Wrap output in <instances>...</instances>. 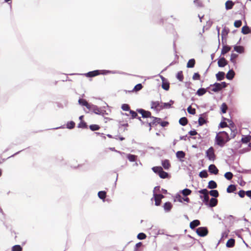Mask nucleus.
<instances>
[{
	"label": "nucleus",
	"instance_id": "1",
	"mask_svg": "<svg viewBox=\"0 0 251 251\" xmlns=\"http://www.w3.org/2000/svg\"><path fill=\"white\" fill-rule=\"evenodd\" d=\"M230 140V138L228 133L223 131L217 134L215 137V143L220 147H223Z\"/></svg>",
	"mask_w": 251,
	"mask_h": 251
},
{
	"label": "nucleus",
	"instance_id": "2",
	"mask_svg": "<svg viewBox=\"0 0 251 251\" xmlns=\"http://www.w3.org/2000/svg\"><path fill=\"white\" fill-rule=\"evenodd\" d=\"M152 171L157 174L161 178L165 179L170 177L169 173L165 172L161 166H155L151 168Z\"/></svg>",
	"mask_w": 251,
	"mask_h": 251
},
{
	"label": "nucleus",
	"instance_id": "3",
	"mask_svg": "<svg viewBox=\"0 0 251 251\" xmlns=\"http://www.w3.org/2000/svg\"><path fill=\"white\" fill-rule=\"evenodd\" d=\"M196 232L199 236L205 237L208 234V230L206 226H201L196 229Z\"/></svg>",
	"mask_w": 251,
	"mask_h": 251
},
{
	"label": "nucleus",
	"instance_id": "4",
	"mask_svg": "<svg viewBox=\"0 0 251 251\" xmlns=\"http://www.w3.org/2000/svg\"><path fill=\"white\" fill-rule=\"evenodd\" d=\"M207 112L203 113L201 114L200 115L199 120H198V124L199 126H201L204 124H207L208 122L207 120Z\"/></svg>",
	"mask_w": 251,
	"mask_h": 251
},
{
	"label": "nucleus",
	"instance_id": "5",
	"mask_svg": "<svg viewBox=\"0 0 251 251\" xmlns=\"http://www.w3.org/2000/svg\"><path fill=\"white\" fill-rule=\"evenodd\" d=\"M206 156L209 160L214 161L215 159L216 156L214 153V150L212 147H210L206 151Z\"/></svg>",
	"mask_w": 251,
	"mask_h": 251
},
{
	"label": "nucleus",
	"instance_id": "6",
	"mask_svg": "<svg viewBox=\"0 0 251 251\" xmlns=\"http://www.w3.org/2000/svg\"><path fill=\"white\" fill-rule=\"evenodd\" d=\"M136 111L142 115L143 118H148L151 117V112L149 111L146 110L142 108H138Z\"/></svg>",
	"mask_w": 251,
	"mask_h": 251
},
{
	"label": "nucleus",
	"instance_id": "7",
	"mask_svg": "<svg viewBox=\"0 0 251 251\" xmlns=\"http://www.w3.org/2000/svg\"><path fill=\"white\" fill-rule=\"evenodd\" d=\"M150 118H151L153 119L152 121L151 122H147V126H149V130H151V126H156L159 123V122L161 121V118L155 117L153 116H151Z\"/></svg>",
	"mask_w": 251,
	"mask_h": 251
},
{
	"label": "nucleus",
	"instance_id": "8",
	"mask_svg": "<svg viewBox=\"0 0 251 251\" xmlns=\"http://www.w3.org/2000/svg\"><path fill=\"white\" fill-rule=\"evenodd\" d=\"M228 64V61L224 57L220 56L218 60V65L219 67L223 68L226 66Z\"/></svg>",
	"mask_w": 251,
	"mask_h": 251
},
{
	"label": "nucleus",
	"instance_id": "9",
	"mask_svg": "<svg viewBox=\"0 0 251 251\" xmlns=\"http://www.w3.org/2000/svg\"><path fill=\"white\" fill-rule=\"evenodd\" d=\"M209 87V88L212 87L211 90L215 93H218L222 90L219 82H215L213 84H210Z\"/></svg>",
	"mask_w": 251,
	"mask_h": 251
},
{
	"label": "nucleus",
	"instance_id": "10",
	"mask_svg": "<svg viewBox=\"0 0 251 251\" xmlns=\"http://www.w3.org/2000/svg\"><path fill=\"white\" fill-rule=\"evenodd\" d=\"M160 106L159 101H152L151 102V108L157 112H159L161 110Z\"/></svg>",
	"mask_w": 251,
	"mask_h": 251
},
{
	"label": "nucleus",
	"instance_id": "11",
	"mask_svg": "<svg viewBox=\"0 0 251 251\" xmlns=\"http://www.w3.org/2000/svg\"><path fill=\"white\" fill-rule=\"evenodd\" d=\"M100 70H96L93 71H90L86 74H85V75L86 77H92L96 76H97L98 75H100Z\"/></svg>",
	"mask_w": 251,
	"mask_h": 251
},
{
	"label": "nucleus",
	"instance_id": "12",
	"mask_svg": "<svg viewBox=\"0 0 251 251\" xmlns=\"http://www.w3.org/2000/svg\"><path fill=\"white\" fill-rule=\"evenodd\" d=\"M209 172L213 175H217L219 173V170L214 164H211L208 167Z\"/></svg>",
	"mask_w": 251,
	"mask_h": 251
},
{
	"label": "nucleus",
	"instance_id": "13",
	"mask_svg": "<svg viewBox=\"0 0 251 251\" xmlns=\"http://www.w3.org/2000/svg\"><path fill=\"white\" fill-rule=\"evenodd\" d=\"M206 205L208 206L209 207H213L216 206L218 204V200L216 198H211L209 201L208 202Z\"/></svg>",
	"mask_w": 251,
	"mask_h": 251
},
{
	"label": "nucleus",
	"instance_id": "14",
	"mask_svg": "<svg viewBox=\"0 0 251 251\" xmlns=\"http://www.w3.org/2000/svg\"><path fill=\"white\" fill-rule=\"evenodd\" d=\"M89 110H92L93 112L95 113L96 114L99 115L100 113V108L98 106L96 105H94L93 104H91L90 107L88 108Z\"/></svg>",
	"mask_w": 251,
	"mask_h": 251
},
{
	"label": "nucleus",
	"instance_id": "15",
	"mask_svg": "<svg viewBox=\"0 0 251 251\" xmlns=\"http://www.w3.org/2000/svg\"><path fill=\"white\" fill-rule=\"evenodd\" d=\"M174 103V101L170 100L168 102H162L160 106V109H169L172 107V105Z\"/></svg>",
	"mask_w": 251,
	"mask_h": 251
},
{
	"label": "nucleus",
	"instance_id": "16",
	"mask_svg": "<svg viewBox=\"0 0 251 251\" xmlns=\"http://www.w3.org/2000/svg\"><path fill=\"white\" fill-rule=\"evenodd\" d=\"M186 153L182 151H179L176 152V157L180 161H183V159L185 157Z\"/></svg>",
	"mask_w": 251,
	"mask_h": 251
},
{
	"label": "nucleus",
	"instance_id": "17",
	"mask_svg": "<svg viewBox=\"0 0 251 251\" xmlns=\"http://www.w3.org/2000/svg\"><path fill=\"white\" fill-rule=\"evenodd\" d=\"M234 51L239 54H242L245 52V48L242 46L235 45L233 46Z\"/></svg>",
	"mask_w": 251,
	"mask_h": 251
},
{
	"label": "nucleus",
	"instance_id": "18",
	"mask_svg": "<svg viewBox=\"0 0 251 251\" xmlns=\"http://www.w3.org/2000/svg\"><path fill=\"white\" fill-rule=\"evenodd\" d=\"M161 165L162 167L166 170H168L171 167L170 161L167 159L162 160Z\"/></svg>",
	"mask_w": 251,
	"mask_h": 251
},
{
	"label": "nucleus",
	"instance_id": "19",
	"mask_svg": "<svg viewBox=\"0 0 251 251\" xmlns=\"http://www.w3.org/2000/svg\"><path fill=\"white\" fill-rule=\"evenodd\" d=\"M235 75V73L233 70V69H229L228 72L227 73L226 77V78L229 80H231L233 79Z\"/></svg>",
	"mask_w": 251,
	"mask_h": 251
},
{
	"label": "nucleus",
	"instance_id": "20",
	"mask_svg": "<svg viewBox=\"0 0 251 251\" xmlns=\"http://www.w3.org/2000/svg\"><path fill=\"white\" fill-rule=\"evenodd\" d=\"M163 207L166 212H169L173 207V205L171 202L167 201L163 204Z\"/></svg>",
	"mask_w": 251,
	"mask_h": 251
},
{
	"label": "nucleus",
	"instance_id": "21",
	"mask_svg": "<svg viewBox=\"0 0 251 251\" xmlns=\"http://www.w3.org/2000/svg\"><path fill=\"white\" fill-rule=\"evenodd\" d=\"M78 102L80 105L85 106L87 109L90 107L91 103H88L85 99L79 98Z\"/></svg>",
	"mask_w": 251,
	"mask_h": 251
},
{
	"label": "nucleus",
	"instance_id": "22",
	"mask_svg": "<svg viewBox=\"0 0 251 251\" xmlns=\"http://www.w3.org/2000/svg\"><path fill=\"white\" fill-rule=\"evenodd\" d=\"M231 47L227 45H225L223 44V48L221 50V55H224L227 52L231 50Z\"/></svg>",
	"mask_w": 251,
	"mask_h": 251
},
{
	"label": "nucleus",
	"instance_id": "23",
	"mask_svg": "<svg viewBox=\"0 0 251 251\" xmlns=\"http://www.w3.org/2000/svg\"><path fill=\"white\" fill-rule=\"evenodd\" d=\"M201 225V222L199 220H194L190 223V227L192 229H195L196 227Z\"/></svg>",
	"mask_w": 251,
	"mask_h": 251
},
{
	"label": "nucleus",
	"instance_id": "24",
	"mask_svg": "<svg viewBox=\"0 0 251 251\" xmlns=\"http://www.w3.org/2000/svg\"><path fill=\"white\" fill-rule=\"evenodd\" d=\"M208 89H209V87H208L206 88L201 87L197 90L196 94L198 96H202L206 93L207 90Z\"/></svg>",
	"mask_w": 251,
	"mask_h": 251
},
{
	"label": "nucleus",
	"instance_id": "25",
	"mask_svg": "<svg viewBox=\"0 0 251 251\" xmlns=\"http://www.w3.org/2000/svg\"><path fill=\"white\" fill-rule=\"evenodd\" d=\"M216 77L217 81H221L225 78V73L224 72L219 71L216 74Z\"/></svg>",
	"mask_w": 251,
	"mask_h": 251
},
{
	"label": "nucleus",
	"instance_id": "26",
	"mask_svg": "<svg viewBox=\"0 0 251 251\" xmlns=\"http://www.w3.org/2000/svg\"><path fill=\"white\" fill-rule=\"evenodd\" d=\"M234 5V3L231 0H227L225 3V8L226 10L231 9Z\"/></svg>",
	"mask_w": 251,
	"mask_h": 251
},
{
	"label": "nucleus",
	"instance_id": "27",
	"mask_svg": "<svg viewBox=\"0 0 251 251\" xmlns=\"http://www.w3.org/2000/svg\"><path fill=\"white\" fill-rule=\"evenodd\" d=\"M217 187V183L213 180H210L208 182L207 188L210 189H214Z\"/></svg>",
	"mask_w": 251,
	"mask_h": 251
},
{
	"label": "nucleus",
	"instance_id": "28",
	"mask_svg": "<svg viewBox=\"0 0 251 251\" xmlns=\"http://www.w3.org/2000/svg\"><path fill=\"white\" fill-rule=\"evenodd\" d=\"M200 197L205 205L207 204V203H208V202L209 201L208 193L204 195H200Z\"/></svg>",
	"mask_w": 251,
	"mask_h": 251
},
{
	"label": "nucleus",
	"instance_id": "29",
	"mask_svg": "<svg viewBox=\"0 0 251 251\" xmlns=\"http://www.w3.org/2000/svg\"><path fill=\"white\" fill-rule=\"evenodd\" d=\"M236 190V185L230 184L226 189V192L228 193H234Z\"/></svg>",
	"mask_w": 251,
	"mask_h": 251
},
{
	"label": "nucleus",
	"instance_id": "30",
	"mask_svg": "<svg viewBox=\"0 0 251 251\" xmlns=\"http://www.w3.org/2000/svg\"><path fill=\"white\" fill-rule=\"evenodd\" d=\"M251 139V136L250 135H243L240 142L243 144H247L250 141Z\"/></svg>",
	"mask_w": 251,
	"mask_h": 251
},
{
	"label": "nucleus",
	"instance_id": "31",
	"mask_svg": "<svg viewBox=\"0 0 251 251\" xmlns=\"http://www.w3.org/2000/svg\"><path fill=\"white\" fill-rule=\"evenodd\" d=\"M161 86L164 90L166 91L169 90L170 88V83L168 80L166 79V81H162Z\"/></svg>",
	"mask_w": 251,
	"mask_h": 251
},
{
	"label": "nucleus",
	"instance_id": "32",
	"mask_svg": "<svg viewBox=\"0 0 251 251\" xmlns=\"http://www.w3.org/2000/svg\"><path fill=\"white\" fill-rule=\"evenodd\" d=\"M223 119L224 120H227L229 123V127L230 128V130L236 129V127L235 124L231 120L227 119L226 118H224L223 117Z\"/></svg>",
	"mask_w": 251,
	"mask_h": 251
},
{
	"label": "nucleus",
	"instance_id": "33",
	"mask_svg": "<svg viewBox=\"0 0 251 251\" xmlns=\"http://www.w3.org/2000/svg\"><path fill=\"white\" fill-rule=\"evenodd\" d=\"M196 61L195 59L192 58L189 60L187 63L186 67L188 68H193L195 67Z\"/></svg>",
	"mask_w": 251,
	"mask_h": 251
},
{
	"label": "nucleus",
	"instance_id": "34",
	"mask_svg": "<svg viewBox=\"0 0 251 251\" xmlns=\"http://www.w3.org/2000/svg\"><path fill=\"white\" fill-rule=\"evenodd\" d=\"M229 32V29L228 27H226V26H225L222 31V42H223V38L224 36H226L227 35L228 33Z\"/></svg>",
	"mask_w": 251,
	"mask_h": 251
},
{
	"label": "nucleus",
	"instance_id": "35",
	"mask_svg": "<svg viewBox=\"0 0 251 251\" xmlns=\"http://www.w3.org/2000/svg\"><path fill=\"white\" fill-rule=\"evenodd\" d=\"M208 194L213 198H217L219 196V193L218 190L212 189L208 192Z\"/></svg>",
	"mask_w": 251,
	"mask_h": 251
},
{
	"label": "nucleus",
	"instance_id": "36",
	"mask_svg": "<svg viewBox=\"0 0 251 251\" xmlns=\"http://www.w3.org/2000/svg\"><path fill=\"white\" fill-rule=\"evenodd\" d=\"M235 245V240L233 238L228 239L226 243L227 248H232Z\"/></svg>",
	"mask_w": 251,
	"mask_h": 251
},
{
	"label": "nucleus",
	"instance_id": "37",
	"mask_svg": "<svg viewBox=\"0 0 251 251\" xmlns=\"http://www.w3.org/2000/svg\"><path fill=\"white\" fill-rule=\"evenodd\" d=\"M191 192V190L188 188H185L183 190L180 191V193H181L184 197L190 195Z\"/></svg>",
	"mask_w": 251,
	"mask_h": 251
},
{
	"label": "nucleus",
	"instance_id": "38",
	"mask_svg": "<svg viewBox=\"0 0 251 251\" xmlns=\"http://www.w3.org/2000/svg\"><path fill=\"white\" fill-rule=\"evenodd\" d=\"M99 198L103 201L106 197V192L105 191H100L98 193Z\"/></svg>",
	"mask_w": 251,
	"mask_h": 251
},
{
	"label": "nucleus",
	"instance_id": "39",
	"mask_svg": "<svg viewBox=\"0 0 251 251\" xmlns=\"http://www.w3.org/2000/svg\"><path fill=\"white\" fill-rule=\"evenodd\" d=\"M238 57V55L237 54L232 53L230 55V61L235 65L236 64V59Z\"/></svg>",
	"mask_w": 251,
	"mask_h": 251
},
{
	"label": "nucleus",
	"instance_id": "40",
	"mask_svg": "<svg viewBox=\"0 0 251 251\" xmlns=\"http://www.w3.org/2000/svg\"><path fill=\"white\" fill-rule=\"evenodd\" d=\"M188 122L187 118L185 117H182L179 120V124L182 126H186Z\"/></svg>",
	"mask_w": 251,
	"mask_h": 251
},
{
	"label": "nucleus",
	"instance_id": "41",
	"mask_svg": "<svg viewBox=\"0 0 251 251\" xmlns=\"http://www.w3.org/2000/svg\"><path fill=\"white\" fill-rule=\"evenodd\" d=\"M137 156L134 154H128L127 158L130 162H135L137 159Z\"/></svg>",
	"mask_w": 251,
	"mask_h": 251
},
{
	"label": "nucleus",
	"instance_id": "42",
	"mask_svg": "<svg viewBox=\"0 0 251 251\" xmlns=\"http://www.w3.org/2000/svg\"><path fill=\"white\" fill-rule=\"evenodd\" d=\"M75 123L73 121H71L68 122L66 124V128L69 129H72L75 127Z\"/></svg>",
	"mask_w": 251,
	"mask_h": 251
},
{
	"label": "nucleus",
	"instance_id": "43",
	"mask_svg": "<svg viewBox=\"0 0 251 251\" xmlns=\"http://www.w3.org/2000/svg\"><path fill=\"white\" fill-rule=\"evenodd\" d=\"M87 126H87V123L84 121H80L77 125L78 128H83V129L87 128Z\"/></svg>",
	"mask_w": 251,
	"mask_h": 251
},
{
	"label": "nucleus",
	"instance_id": "44",
	"mask_svg": "<svg viewBox=\"0 0 251 251\" xmlns=\"http://www.w3.org/2000/svg\"><path fill=\"white\" fill-rule=\"evenodd\" d=\"M199 176L201 177V178H206L207 177L208 175V173H207V170H203L202 171H201L200 173H199Z\"/></svg>",
	"mask_w": 251,
	"mask_h": 251
},
{
	"label": "nucleus",
	"instance_id": "45",
	"mask_svg": "<svg viewBox=\"0 0 251 251\" xmlns=\"http://www.w3.org/2000/svg\"><path fill=\"white\" fill-rule=\"evenodd\" d=\"M143 88V85L141 83L136 84L132 90V92H138L141 90Z\"/></svg>",
	"mask_w": 251,
	"mask_h": 251
},
{
	"label": "nucleus",
	"instance_id": "46",
	"mask_svg": "<svg viewBox=\"0 0 251 251\" xmlns=\"http://www.w3.org/2000/svg\"><path fill=\"white\" fill-rule=\"evenodd\" d=\"M11 250L12 251H22L23 248L20 245H16L12 247Z\"/></svg>",
	"mask_w": 251,
	"mask_h": 251
},
{
	"label": "nucleus",
	"instance_id": "47",
	"mask_svg": "<svg viewBox=\"0 0 251 251\" xmlns=\"http://www.w3.org/2000/svg\"><path fill=\"white\" fill-rule=\"evenodd\" d=\"M89 128L91 130L94 131L99 130L100 126L98 125L93 124L89 126Z\"/></svg>",
	"mask_w": 251,
	"mask_h": 251
},
{
	"label": "nucleus",
	"instance_id": "48",
	"mask_svg": "<svg viewBox=\"0 0 251 251\" xmlns=\"http://www.w3.org/2000/svg\"><path fill=\"white\" fill-rule=\"evenodd\" d=\"M233 176V174L230 172H226L224 175L225 177L228 180H231Z\"/></svg>",
	"mask_w": 251,
	"mask_h": 251
},
{
	"label": "nucleus",
	"instance_id": "49",
	"mask_svg": "<svg viewBox=\"0 0 251 251\" xmlns=\"http://www.w3.org/2000/svg\"><path fill=\"white\" fill-rule=\"evenodd\" d=\"M176 78L180 81H182L183 79V75L182 71H179L176 75Z\"/></svg>",
	"mask_w": 251,
	"mask_h": 251
},
{
	"label": "nucleus",
	"instance_id": "50",
	"mask_svg": "<svg viewBox=\"0 0 251 251\" xmlns=\"http://www.w3.org/2000/svg\"><path fill=\"white\" fill-rule=\"evenodd\" d=\"M227 109V106L225 102L223 103L221 106V110L222 113H226Z\"/></svg>",
	"mask_w": 251,
	"mask_h": 251
},
{
	"label": "nucleus",
	"instance_id": "51",
	"mask_svg": "<svg viewBox=\"0 0 251 251\" xmlns=\"http://www.w3.org/2000/svg\"><path fill=\"white\" fill-rule=\"evenodd\" d=\"M147 235L143 232L139 233L137 236V238L139 240H144L145 239Z\"/></svg>",
	"mask_w": 251,
	"mask_h": 251
},
{
	"label": "nucleus",
	"instance_id": "52",
	"mask_svg": "<svg viewBox=\"0 0 251 251\" xmlns=\"http://www.w3.org/2000/svg\"><path fill=\"white\" fill-rule=\"evenodd\" d=\"M183 198L182 197L181 195L179 193L176 194L175 197V201H178L180 202H182Z\"/></svg>",
	"mask_w": 251,
	"mask_h": 251
},
{
	"label": "nucleus",
	"instance_id": "53",
	"mask_svg": "<svg viewBox=\"0 0 251 251\" xmlns=\"http://www.w3.org/2000/svg\"><path fill=\"white\" fill-rule=\"evenodd\" d=\"M121 108L123 111H129V110H131V109H130L129 105L126 103L123 104L122 105Z\"/></svg>",
	"mask_w": 251,
	"mask_h": 251
},
{
	"label": "nucleus",
	"instance_id": "54",
	"mask_svg": "<svg viewBox=\"0 0 251 251\" xmlns=\"http://www.w3.org/2000/svg\"><path fill=\"white\" fill-rule=\"evenodd\" d=\"M188 112L191 115H195L196 114V109L192 108L191 105H189L187 108Z\"/></svg>",
	"mask_w": 251,
	"mask_h": 251
},
{
	"label": "nucleus",
	"instance_id": "55",
	"mask_svg": "<svg viewBox=\"0 0 251 251\" xmlns=\"http://www.w3.org/2000/svg\"><path fill=\"white\" fill-rule=\"evenodd\" d=\"M137 111H134L132 110H129V113L131 116L132 119L137 118L139 117L137 114Z\"/></svg>",
	"mask_w": 251,
	"mask_h": 251
},
{
	"label": "nucleus",
	"instance_id": "56",
	"mask_svg": "<svg viewBox=\"0 0 251 251\" xmlns=\"http://www.w3.org/2000/svg\"><path fill=\"white\" fill-rule=\"evenodd\" d=\"M153 199L155 201V205L156 206H159L161 204V200L157 199L156 197H153L152 198H151V200L152 201Z\"/></svg>",
	"mask_w": 251,
	"mask_h": 251
},
{
	"label": "nucleus",
	"instance_id": "57",
	"mask_svg": "<svg viewBox=\"0 0 251 251\" xmlns=\"http://www.w3.org/2000/svg\"><path fill=\"white\" fill-rule=\"evenodd\" d=\"M242 21L240 20H236L234 23V25L235 27L238 28L242 25Z\"/></svg>",
	"mask_w": 251,
	"mask_h": 251
},
{
	"label": "nucleus",
	"instance_id": "58",
	"mask_svg": "<svg viewBox=\"0 0 251 251\" xmlns=\"http://www.w3.org/2000/svg\"><path fill=\"white\" fill-rule=\"evenodd\" d=\"M228 233L227 232H226V231L223 232L222 233V237H221L220 240H219L218 244L219 243V242H221L223 240H224V238H227L228 236Z\"/></svg>",
	"mask_w": 251,
	"mask_h": 251
},
{
	"label": "nucleus",
	"instance_id": "59",
	"mask_svg": "<svg viewBox=\"0 0 251 251\" xmlns=\"http://www.w3.org/2000/svg\"><path fill=\"white\" fill-rule=\"evenodd\" d=\"M201 78V75L199 73H195L193 75L192 78L193 80H199Z\"/></svg>",
	"mask_w": 251,
	"mask_h": 251
},
{
	"label": "nucleus",
	"instance_id": "60",
	"mask_svg": "<svg viewBox=\"0 0 251 251\" xmlns=\"http://www.w3.org/2000/svg\"><path fill=\"white\" fill-rule=\"evenodd\" d=\"M159 124L162 127H166L167 126H168V125H169V122H167V121H162V120L161 119V121H160L159 122Z\"/></svg>",
	"mask_w": 251,
	"mask_h": 251
},
{
	"label": "nucleus",
	"instance_id": "61",
	"mask_svg": "<svg viewBox=\"0 0 251 251\" xmlns=\"http://www.w3.org/2000/svg\"><path fill=\"white\" fill-rule=\"evenodd\" d=\"M238 194L239 195V196L241 198H243L244 197H245V195H246V191H244V190H240L238 192Z\"/></svg>",
	"mask_w": 251,
	"mask_h": 251
},
{
	"label": "nucleus",
	"instance_id": "62",
	"mask_svg": "<svg viewBox=\"0 0 251 251\" xmlns=\"http://www.w3.org/2000/svg\"><path fill=\"white\" fill-rule=\"evenodd\" d=\"M198 193L201 194V195H204L208 193V191L207 190V189H202L198 191Z\"/></svg>",
	"mask_w": 251,
	"mask_h": 251
},
{
	"label": "nucleus",
	"instance_id": "63",
	"mask_svg": "<svg viewBox=\"0 0 251 251\" xmlns=\"http://www.w3.org/2000/svg\"><path fill=\"white\" fill-rule=\"evenodd\" d=\"M227 126H228L227 123L225 121H222L220 123V124L218 126V127L219 128H224V127H226Z\"/></svg>",
	"mask_w": 251,
	"mask_h": 251
},
{
	"label": "nucleus",
	"instance_id": "64",
	"mask_svg": "<svg viewBox=\"0 0 251 251\" xmlns=\"http://www.w3.org/2000/svg\"><path fill=\"white\" fill-rule=\"evenodd\" d=\"M194 2L196 4L198 7H203V4L200 0H194Z\"/></svg>",
	"mask_w": 251,
	"mask_h": 251
}]
</instances>
